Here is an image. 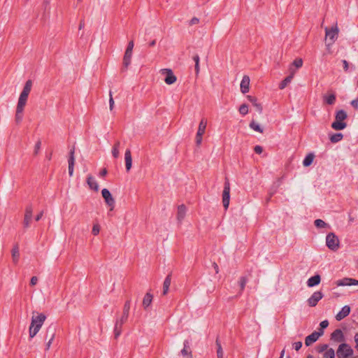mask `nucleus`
<instances>
[{
  "mask_svg": "<svg viewBox=\"0 0 358 358\" xmlns=\"http://www.w3.org/2000/svg\"><path fill=\"white\" fill-rule=\"evenodd\" d=\"M250 127L257 131V132H259V133H263V129L260 127V125L257 123L256 122H255L254 120H252L250 123Z\"/></svg>",
  "mask_w": 358,
  "mask_h": 358,
  "instance_id": "obj_33",
  "label": "nucleus"
},
{
  "mask_svg": "<svg viewBox=\"0 0 358 358\" xmlns=\"http://www.w3.org/2000/svg\"><path fill=\"white\" fill-rule=\"evenodd\" d=\"M41 142L40 140H38L36 144H35V146H34V154L35 155H38L40 149H41Z\"/></svg>",
  "mask_w": 358,
  "mask_h": 358,
  "instance_id": "obj_48",
  "label": "nucleus"
},
{
  "mask_svg": "<svg viewBox=\"0 0 358 358\" xmlns=\"http://www.w3.org/2000/svg\"><path fill=\"white\" fill-rule=\"evenodd\" d=\"M238 110H239V113L241 115H245L248 113V105L245 104V103H243V104L241 105V106L239 107Z\"/></svg>",
  "mask_w": 358,
  "mask_h": 358,
  "instance_id": "obj_42",
  "label": "nucleus"
},
{
  "mask_svg": "<svg viewBox=\"0 0 358 358\" xmlns=\"http://www.w3.org/2000/svg\"><path fill=\"white\" fill-rule=\"evenodd\" d=\"M109 108H110V110L112 111L113 109V107H114V100H113V95H112V92L110 91L109 92Z\"/></svg>",
  "mask_w": 358,
  "mask_h": 358,
  "instance_id": "obj_46",
  "label": "nucleus"
},
{
  "mask_svg": "<svg viewBox=\"0 0 358 358\" xmlns=\"http://www.w3.org/2000/svg\"><path fill=\"white\" fill-rule=\"evenodd\" d=\"M292 65H293L296 68L299 69L302 66L303 60L301 59H296L292 62Z\"/></svg>",
  "mask_w": 358,
  "mask_h": 358,
  "instance_id": "obj_45",
  "label": "nucleus"
},
{
  "mask_svg": "<svg viewBox=\"0 0 358 358\" xmlns=\"http://www.w3.org/2000/svg\"><path fill=\"white\" fill-rule=\"evenodd\" d=\"M321 282V277L319 274H316L312 277H310L307 280V286L309 287H313L316 285H318Z\"/></svg>",
  "mask_w": 358,
  "mask_h": 358,
  "instance_id": "obj_22",
  "label": "nucleus"
},
{
  "mask_svg": "<svg viewBox=\"0 0 358 358\" xmlns=\"http://www.w3.org/2000/svg\"><path fill=\"white\" fill-rule=\"evenodd\" d=\"M331 340L334 342H343L345 341V336L340 329H336L331 334Z\"/></svg>",
  "mask_w": 358,
  "mask_h": 358,
  "instance_id": "obj_16",
  "label": "nucleus"
},
{
  "mask_svg": "<svg viewBox=\"0 0 358 358\" xmlns=\"http://www.w3.org/2000/svg\"><path fill=\"white\" fill-rule=\"evenodd\" d=\"M124 324L116 319L114 326L115 338H117L122 333V327Z\"/></svg>",
  "mask_w": 358,
  "mask_h": 358,
  "instance_id": "obj_27",
  "label": "nucleus"
},
{
  "mask_svg": "<svg viewBox=\"0 0 358 358\" xmlns=\"http://www.w3.org/2000/svg\"><path fill=\"white\" fill-rule=\"evenodd\" d=\"M230 201V184L227 178L225 179L224 184V189L222 192V203L223 206L227 210L229 205Z\"/></svg>",
  "mask_w": 358,
  "mask_h": 358,
  "instance_id": "obj_6",
  "label": "nucleus"
},
{
  "mask_svg": "<svg viewBox=\"0 0 358 358\" xmlns=\"http://www.w3.org/2000/svg\"><path fill=\"white\" fill-rule=\"evenodd\" d=\"M241 91L243 94L248 92L250 89V78L248 76H244L241 82Z\"/></svg>",
  "mask_w": 358,
  "mask_h": 358,
  "instance_id": "obj_18",
  "label": "nucleus"
},
{
  "mask_svg": "<svg viewBox=\"0 0 358 358\" xmlns=\"http://www.w3.org/2000/svg\"><path fill=\"white\" fill-rule=\"evenodd\" d=\"M247 98L252 103L253 106L255 104V102H257V99L255 96H248Z\"/></svg>",
  "mask_w": 358,
  "mask_h": 358,
  "instance_id": "obj_59",
  "label": "nucleus"
},
{
  "mask_svg": "<svg viewBox=\"0 0 358 358\" xmlns=\"http://www.w3.org/2000/svg\"><path fill=\"white\" fill-rule=\"evenodd\" d=\"M203 134H201V133H197L196 132V145H200L201 142H202V136H203Z\"/></svg>",
  "mask_w": 358,
  "mask_h": 358,
  "instance_id": "obj_47",
  "label": "nucleus"
},
{
  "mask_svg": "<svg viewBox=\"0 0 358 358\" xmlns=\"http://www.w3.org/2000/svg\"><path fill=\"white\" fill-rule=\"evenodd\" d=\"M325 35L326 40L329 42L327 43V46L329 47L332 45L335 41L337 39L338 36V29L337 26L332 27L331 29L328 27H325Z\"/></svg>",
  "mask_w": 358,
  "mask_h": 358,
  "instance_id": "obj_4",
  "label": "nucleus"
},
{
  "mask_svg": "<svg viewBox=\"0 0 358 358\" xmlns=\"http://www.w3.org/2000/svg\"><path fill=\"white\" fill-rule=\"evenodd\" d=\"M87 182L90 189L97 192L99 190V185L94 178L92 176H88L87 178Z\"/></svg>",
  "mask_w": 358,
  "mask_h": 358,
  "instance_id": "obj_25",
  "label": "nucleus"
},
{
  "mask_svg": "<svg viewBox=\"0 0 358 358\" xmlns=\"http://www.w3.org/2000/svg\"><path fill=\"white\" fill-rule=\"evenodd\" d=\"M206 125H207V120L205 118H203L201 120V122H199L197 133H201V134H204V133L206 131Z\"/></svg>",
  "mask_w": 358,
  "mask_h": 358,
  "instance_id": "obj_32",
  "label": "nucleus"
},
{
  "mask_svg": "<svg viewBox=\"0 0 358 358\" xmlns=\"http://www.w3.org/2000/svg\"><path fill=\"white\" fill-rule=\"evenodd\" d=\"M37 282H38V278L36 276H33L30 280V285L34 286L37 284Z\"/></svg>",
  "mask_w": 358,
  "mask_h": 358,
  "instance_id": "obj_57",
  "label": "nucleus"
},
{
  "mask_svg": "<svg viewBox=\"0 0 358 358\" xmlns=\"http://www.w3.org/2000/svg\"><path fill=\"white\" fill-rule=\"evenodd\" d=\"M339 239L334 233H329L326 236V245L332 251H336L339 248Z\"/></svg>",
  "mask_w": 358,
  "mask_h": 358,
  "instance_id": "obj_5",
  "label": "nucleus"
},
{
  "mask_svg": "<svg viewBox=\"0 0 358 358\" xmlns=\"http://www.w3.org/2000/svg\"><path fill=\"white\" fill-rule=\"evenodd\" d=\"M27 103V101L18 99L17 105V110H24V108Z\"/></svg>",
  "mask_w": 358,
  "mask_h": 358,
  "instance_id": "obj_43",
  "label": "nucleus"
},
{
  "mask_svg": "<svg viewBox=\"0 0 358 358\" xmlns=\"http://www.w3.org/2000/svg\"><path fill=\"white\" fill-rule=\"evenodd\" d=\"M290 74L287 76L279 85V88L282 90L287 87V85L292 81L295 71L292 68L289 69Z\"/></svg>",
  "mask_w": 358,
  "mask_h": 358,
  "instance_id": "obj_20",
  "label": "nucleus"
},
{
  "mask_svg": "<svg viewBox=\"0 0 358 358\" xmlns=\"http://www.w3.org/2000/svg\"><path fill=\"white\" fill-rule=\"evenodd\" d=\"M254 151L255 152V153H257V154H259H259H262V152H263V148H262V146H260V145H256V146H255V148H254Z\"/></svg>",
  "mask_w": 358,
  "mask_h": 358,
  "instance_id": "obj_55",
  "label": "nucleus"
},
{
  "mask_svg": "<svg viewBox=\"0 0 358 358\" xmlns=\"http://www.w3.org/2000/svg\"><path fill=\"white\" fill-rule=\"evenodd\" d=\"M351 105L355 109H358V97L351 101Z\"/></svg>",
  "mask_w": 358,
  "mask_h": 358,
  "instance_id": "obj_58",
  "label": "nucleus"
},
{
  "mask_svg": "<svg viewBox=\"0 0 358 358\" xmlns=\"http://www.w3.org/2000/svg\"><path fill=\"white\" fill-rule=\"evenodd\" d=\"M358 285V280L350 278V286Z\"/></svg>",
  "mask_w": 358,
  "mask_h": 358,
  "instance_id": "obj_61",
  "label": "nucleus"
},
{
  "mask_svg": "<svg viewBox=\"0 0 358 358\" xmlns=\"http://www.w3.org/2000/svg\"><path fill=\"white\" fill-rule=\"evenodd\" d=\"M254 106L255 107L256 110L258 113H262V105L259 103L255 102V104L254 105Z\"/></svg>",
  "mask_w": 358,
  "mask_h": 358,
  "instance_id": "obj_56",
  "label": "nucleus"
},
{
  "mask_svg": "<svg viewBox=\"0 0 358 358\" xmlns=\"http://www.w3.org/2000/svg\"><path fill=\"white\" fill-rule=\"evenodd\" d=\"M324 358H335V351L333 348L328 349L324 353Z\"/></svg>",
  "mask_w": 358,
  "mask_h": 358,
  "instance_id": "obj_39",
  "label": "nucleus"
},
{
  "mask_svg": "<svg viewBox=\"0 0 358 358\" xmlns=\"http://www.w3.org/2000/svg\"><path fill=\"white\" fill-rule=\"evenodd\" d=\"M43 215V211L40 212L35 217L36 221H39Z\"/></svg>",
  "mask_w": 358,
  "mask_h": 358,
  "instance_id": "obj_62",
  "label": "nucleus"
},
{
  "mask_svg": "<svg viewBox=\"0 0 358 358\" xmlns=\"http://www.w3.org/2000/svg\"><path fill=\"white\" fill-rule=\"evenodd\" d=\"M128 317L129 315L122 313V316L120 317L117 318V320L124 324L127 322Z\"/></svg>",
  "mask_w": 358,
  "mask_h": 358,
  "instance_id": "obj_51",
  "label": "nucleus"
},
{
  "mask_svg": "<svg viewBox=\"0 0 358 358\" xmlns=\"http://www.w3.org/2000/svg\"><path fill=\"white\" fill-rule=\"evenodd\" d=\"M350 278H345L336 282L338 286H350Z\"/></svg>",
  "mask_w": 358,
  "mask_h": 358,
  "instance_id": "obj_36",
  "label": "nucleus"
},
{
  "mask_svg": "<svg viewBox=\"0 0 358 358\" xmlns=\"http://www.w3.org/2000/svg\"><path fill=\"white\" fill-rule=\"evenodd\" d=\"M75 148L73 147L69 151V156L68 159L69 163V174L72 176L73 174L74 164H75Z\"/></svg>",
  "mask_w": 358,
  "mask_h": 358,
  "instance_id": "obj_15",
  "label": "nucleus"
},
{
  "mask_svg": "<svg viewBox=\"0 0 358 358\" xmlns=\"http://www.w3.org/2000/svg\"><path fill=\"white\" fill-rule=\"evenodd\" d=\"M191 339H186L183 342V348L180 351V355L185 358H192L191 350Z\"/></svg>",
  "mask_w": 358,
  "mask_h": 358,
  "instance_id": "obj_11",
  "label": "nucleus"
},
{
  "mask_svg": "<svg viewBox=\"0 0 358 358\" xmlns=\"http://www.w3.org/2000/svg\"><path fill=\"white\" fill-rule=\"evenodd\" d=\"M293 348L296 350H299L301 347H302V342L301 341H297V342H294L293 344Z\"/></svg>",
  "mask_w": 358,
  "mask_h": 358,
  "instance_id": "obj_53",
  "label": "nucleus"
},
{
  "mask_svg": "<svg viewBox=\"0 0 358 358\" xmlns=\"http://www.w3.org/2000/svg\"><path fill=\"white\" fill-rule=\"evenodd\" d=\"M100 231V227L99 224H94L92 227V233L93 235L96 236Z\"/></svg>",
  "mask_w": 358,
  "mask_h": 358,
  "instance_id": "obj_50",
  "label": "nucleus"
},
{
  "mask_svg": "<svg viewBox=\"0 0 358 358\" xmlns=\"http://www.w3.org/2000/svg\"><path fill=\"white\" fill-rule=\"evenodd\" d=\"M23 111L24 110H17L16 109V113H15V122L18 124L20 122H22V118H23Z\"/></svg>",
  "mask_w": 358,
  "mask_h": 358,
  "instance_id": "obj_40",
  "label": "nucleus"
},
{
  "mask_svg": "<svg viewBox=\"0 0 358 358\" xmlns=\"http://www.w3.org/2000/svg\"><path fill=\"white\" fill-rule=\"evenodd\" d=\"M199 22V18H197V17H192V18L190 20V21L189 22V24L190 26H192V25L196 24H198Z\"/></svg>",
  "mask_w": 358,
  "mask_h": 358,
  "instance_id": "obj_54",
  "label": "nucleus"
},
{
  "mask_svg": "<svg viewBox=\"0 0 358 358\" xmlns=\"http://www.w3.org/2000/svg\"><path fill=\"white\" fill-rule=\"evenodd\" d=\"M216 345H217V358H223L224 353H223L222 348L221 344L219 342V340L217 338L216 340Z\"/></svg>",
  "mask_w": 358,
  "mask_h": 358,
  "instance_id": "obj_35",
  "label": "nucleus"
},
{
  "mask_svg": "<svg viewBox=\"0 0 358 358\" xmlns=\"http://www.w3.org/2000/svg\"><path fill=\"white\" fill-rule=\"evenodd\" d=\"M315 155L313 153H309L306 156L303 161V165L304 166H309L313 162Z\"/></svg>",
  "mask_w": 358,
  "mask_h": 358,
  "instance_id": "obj_31",
  "label": "nucleus"
},
{
  "mask_svg": "<svg viewBox=\"0 0 358 358\" xmlns=\"http://www.w3.org/2000/svg\"><path fill=\"white\" fill-rule=\"evenodd\" d=\"M50 329H52V331H53V339L55 338L56 329H55V326L50 325L46 329V333H45V340H47V339L49 340L50 338V335H51L50 334L51 333H50Z\"/></svg>",
  "mask_w": 358,
  "mask_h": 358,
  "instance_id": "obj_34",
  "label": "nucleus"
},
{
  "mask_svg": "<svg viewBox=\"0 0 358 358\" xmlns=\"http://www.w3.org/2000/svg\"><path fill=\"white\" fill-rule=\"evenodd\" d=\"M125 166L127 171H129L132 166V157L129 149L126 150L124 153Z\"/></svg>",
  "mask_w": 358,
  "mask_h": 358,
  "instance_id": "obj_21",
  "label": "nucleus"
},
{
  "mask_svg": "<svg viewBox=\"0 0 358 358\" xmlns=\"http://www.w3.org/2000/svg\"><path fill=\"white\" fill-rule=\"evenodd\" d=\"M101 194L106 203L110 207V210H113L115 201L110 191L106 188H103L101 191Z\"/></svg>",
  "mask_w": 358,
  "mask_h": 358,
  "instance_id": "obj_8",
  "label": "nucleus"
},
{
  "mask_svg": "<svg viewBox=\"0 0 358 358\" xmlns=\"http://www.w3.org/2000/svg\"><path fill=\"white\" fill-rule=\"evenodd\" d=\"M153 295L150 292L145 294L143 299V306L144 309H147L152 303Z\"/></svg>",
  "mask_w": 358,
  "mask_h": 358,
  "instance_id": "obj_24",
  "label": "nucleus"
},
{
  "mask_svg": "<svg viewBox=\"0 0 358 358\" xmlns=\"http://www.w3.org/2000/svg\"><path fill=\"white\" fill-rule=\"evenodd\" d=\"M328 326H329L328 320H323L320 324V329L319 330H323L324 331V329H326Z\"/></svg>",
  "mask_w": 358,
  "mask_h": 358,
  "instance_id": "obj_52",
  "label": "nucleus"
},
{
  "mask_svg": "<svg viewBox=\"0 0 358 358\" xmlns=\"http://www.w3.org/2000/svg\"><path fill=\"white\" fill-rule=\"evenodd\" d=\"M350 313V307L349 306H344L342 309L336 314V319L341 321L347 317Z\"/></svg>",
  "mask_w": 358,
  "mask_h": 358,
  "instance_id": "obj_17",
  "label": "nucleus"
},
{
  "mask_svg": "<svg viewBox=\"0 0 358 358\" xmlns=\"http://www.w3.org/2000/svg\"><path fill=\"white\" fill-rule=\"evenodd\" d=\"M187 208L184 204L180 205L178 207L177 219L181 222L185 217Z\"/></svg>",
  "mask_w": 358,
  "mask_h": 358,
  "instance_id": "obj_23",
  "label": "nucleus"
},
{
  "mask_svg": "<svg viewBox=\"0 0 358 358\" xmlns=\"http://www.w3.org/2000/svg\"><path fill=\"white\" fill-rule=\"evenodd\" d=\"M348 117L347 113L341 109L336 112L335 120L332 122L331 127L334 130H343L347 127V123L344 122Z\"/></svg>",
  "mask_w": 358,
  "mask_h": 358,
  "instance_id": "obj_2",
  "label": "nucleus"
},
{
  "mask_svg": "<svg viewBox=\"0 0 358 358\" xmlns=\"http://www.w3.org/2000/svg\"><path fill=\"white\" fill-rule=\"evenodd\" d=\"M324 334L323 330H319L317 331H314L309 336H306L305 338V345L306 346H309L313 343L316 342L318 338Z\"/></svg>",
  "mask_w": 358,
  "mask_h": 358,
  "instance_id": "obj_10",
  "label": "nucleus"
},
{
  "mask_svg": "<svg viewBox=\"0 0 358 358\" xmlns=\"http://www.w3.org/2000/svg\"><path fill=\"white\" fill-rule=\"evenodd\" d=\"M352 348L348 343H341L339 345L337 350L336 355L338 358H348L353 355Z\"/></svg>",
  "mask_w": 358,
  "mask_h": 358,
  "instance_id": "obj_3",
  "label": "nucleus"
},
{
  "mask_svg": "<svg viewBox=\"0 0 358 358\" xmlns=\"http://www.w3.org/2000/svg\"><path fill=\"white\" fill-rule=\"evenodd\" d=\"M343 138V135L341 133H336L330 135L329 140L333 143H336L341 141Z\"/></svg>",
  "mask_w": 358,
  "mask_h": 358,
  "instance_id": "obj_28",
  "label": "nucleus"
},
{
  "mask_svg": "<svg viewBox=\"0 0 358 358\" xmlns=\"http://www.w3.org/2000/svg\"><path fill=\"white\" fill-rule=\"evenodd\" d=\"M248 282V278L245 276H241L239 280V286L241 287V292H243V291L245 289V287Z\"/></svg>",
  "mask_w": 358,
  "mask_h": 358,
  "instance_id": "obj_37",
  "label": "nucleus"
},
{
  "mask_svg": "<svg viewBox=\"0 0 358 358\" xmlns=\"http://www.w3.org/2000/svg\"><path fill=\"white\" fill-rule=\"evenodd\" d=\"M161 73L163 75H166L164 82L167 85H172L177 80L176 76L173 74V71L170 69H161Z\"/></svg>",
  "mask_w": 358,
  "mask_h": 358,
  "instance_id": "obj_9",
  "label": "nucleus"
},
{
  "mask_svg": "<svg viewBox=\"0 0 358 358\" xmlns=\"http://www.w3.org/2000/svg\"><path fill=\"white\" fill-rule=\"evenodd\" d=\"M32 87V81L31 80H28L23 87L22 92L20 93V99L24 100L27 101L29 94L31 92Z\"/></svg>",
  "mask_w": 358,
  "mask_h": 358,
  "instance_id": "obj_14",
  "label": "nucleus"
},
{
  "mask_svg": "<svg viewBox=\"0 0 358 358\" xmlns=\"http://www.w3.org/2000/svg\"><path fill=\"white\" fill-rule=\"evenodd\" d=\"M46 316L43 313L38 314L37 315H33L31 317V324L29 329V337L33 338L40 331L43 326Z\"/></svg>",
  "mask_w": 358,
  "mask_h": 358,
  "instance_id": "obj_1",
  "label": "nucleus"
},
{
  "mask_svg": "<svg viewBox=\"0 0 358 358\" xmlns=\"http://www.w3.org/2000/svg\"><path fill=\"white\" fill-rule=\"evenodd\" d=\"M314 223L315 227L317 228H324L327 225L324 221L320 219L315 220Z\"/></svg>",
  "mask_w": 358,
  "mask_h": 358,
  "instance_id": "obj_41",
  "label": "nucleus"
},
{
  "mask_svg": "<svg viewBox=\"0 0 358 358\" xmlns=\"http://www.w3.org/2000/svg\"><path fill=\"white\" fill-rule=\"evenodd\" d=\"M192 59H193L194 62H195V64L199 63L200 57L198 55H195Z\"/></svg>",
  "mask_w": 358,
  "mask_h": 358,
  "instance_id": "obj_63",
  "label": "nucleus"
},
{
  "mask_svg": "<svg viewBox=\"0 0 358 358\" xmlns=\"http://www.w3.org/2000/svg\"><path fill=\"white\" fill-rule=\"evenodd\" d=\"M171 274H169L164 281V283H163V292H162V294L164 296H165L168 292H169V287L171 285Z\"/></svg>",
  "mask_w": 358,
  "mask_h": 358,
  "instance_id": "obj_26",
  "label": "nucleus"
},
{
  "mask_svg": "<svg viewBox=\"0 0 358 358\" xmlns=\"http://www.w3.org/2000/svg\"><path fill=\"white\" fill-rule=\"evenodd\" d=\"M342 62L343 64L344 70L347 71L348 70V62L345 59L342 60Z\"/></svg>",
  "mask_w": 358,
  "mask_h": 358,
  "instance_id": "obj_60",
  "label": "nucleus"
},
{
  "mask_svg": "<svg viewBox=\"0 0 358 358\" xmlns=\"http://www.w3.org/2000/svg\"><path fill=\"white\" fill-rule=\"evenodd\" d=\"M134 41H131L129 42L127 48L126 49L124 58H123V66L125 69H127V67L131 64V59L132 56V51L134 48Z\"/></svg>",
  "mask_w": 358,
  "mask_h": 358,
  "instance_id": "obj_7",
  "label": "nucleus"
},
{
  "mask_svg": "<svg viewBox=\"0 0 358 358\" xmlns=\"http://www.w3.org/2000/svg\"><path fill=\"white\" fill-rule=\"evenodd\" d=\"M329 345L327 344H323V345H321L320 346H318L317 348V352H326L329 348Z\"/></svg>",
  "mask_w": 358,
  "mask_h": 358,
  "instance_id": "obj_49",
  "label": "nucleus"
},
{
  "mask_svg": "<svg viewBox=\"0 0 358 358\" xmlns=\"http://www.w3.org/2000/svg\"><path fill=\"white\" fill-rule=\"evenodd\" d=\"M355 341L356 343V346H355V348L358 351V334H356L355 336Z\"/></svg>",
  "mask_w": 358,
  "mask_h": 358,
  "instance_id": "obj_64",
  "label": "nucleus"
},
{
  "mask_svg": "<svg viewBox=\"0 0 358 358\" xmlns=\"http://www.w3.org/2000/svg\"><path fill=\"white\" fill-rule=\"evenodd\" d=\"M324 101L329 104V105H333L336 101V95L334 94H331L328 95H324L323 96Z\"/></svg>",
  "mask_w": 358,
  "mask_h": 358,
  "instance_id": "obj_29",
  "label": "nucleus"
},
{
  "mask_svg": "<svg viewBox=\"0 0 358 358\" xmlns=\"http://www.w3.org/2000/svg\"><path fill=\"white\" fill-rule=\"evenodd\" d=\"M50 333H51L50 334V338L48 341L47 343H46V346H45V350H48L50 348V345L53 341V331H52V329H50Z\"/></svg>",
  "mask_w": 358,
  "mask_h": 358,
  "instance_id": "obj_44",
  "label": "nucleus"
},
{
  "mask_svg": "<svg viewBox=\"0 0 358 358\" xmlns=\"http://www.w3.org/2000/svg\"><path fill=\"white\" fill-rule=\"evenodd\" d=\"M120 147V142L117 141L112 148V155L114 158H117L120 155L119 148Z\"/></svg>",
  "mask_w": 358,
  "mask_h": 358,
  "instance_id": "obj_30",
  "label": "nucleus"
},
{
  "mask_svg": "<svg viewBox=\"0 0 358 358\" xmlns=\"http://www.w3.org/2000/svg\"><path fill=\"white\" fill-rule=\"evenodd\" d=\"M12 261L14 264H17L20 260V249L17 243L15 244L11 250Z\"/></svg>",
  "mask_w": 358,
  "mask_h": 358,
  "instance_id": "obj_19",
  "label": "nucleus"
},
{
  "mask_svg": "<svg viewBox=\"0 0 358 358\" xmlns=\"http://www.w3.org/2000/svg\"><path fill=\"white\" fill-rule=\"evenodd\" d=\"M131 302V299H128L126 301V302L124 303V307H123L122 313H125V314H127V315L129 314Z\"/></svg>",
  "mask_w": 358,
  "mask_h": 358,
  "instance_id": "obj_38",
  "label": "nucleus"
},
{
  "mask_svg": "<svg viewBox=\"0 0 358 358\" xmlns=\"http://www.w3.org/2000/svg\"><path fill=\"white\" fill-rule=\"evenodd\" d=\"M323 296L324 295L320 291L315 292L307 301L308 306L310 307L316 306Z\"/></svg>",
  "mask_w": 358,
  "mask_h": 358,
  "instance_id": "obj_13",
  "label": "nucleus"
},
{
  "mask_svg": "<svg viewBox=\"0 0 358 358\" xmlns=\"http://www.w3.org/2000/svg\"><path fill=\"white\" fill-rule=\"evenodd\" d=\"M33 214V206L31 204L27 206L25 208L24 217L23 221V225L24 228H28L30 226V222L32 219Z\"/></svg>",
  "mask_w": 358,
  "mask_h": 358,
  "instance_id": "obj_12",
  "label": "nucleus"
}]
</instances>
